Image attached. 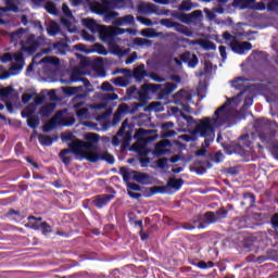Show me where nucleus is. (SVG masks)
<instances>
[{
    "label": "nucleus",
    "instance_id": "1",
    "mask_svg": "<svg viewBox=\"0 0 278 278\" xmlns=\"http://www.w3.org/2000/svg\"><path fill=\"white\" fill-rule=\"evenodd\" d=\"M229 105H231V100L228 99L224 105L214 112L213 117H204V121L197 127L195 134H200V138H204L202 148L197 152V155L200 157L207 153V148L214 142L216 129L223 127V125L229 123L233 116L238 115V111L229 113V110H227Z\"/></svg>",
    "mask_w": 278,
    "mask_h": 278
},
{
    "label": "nucleus",
    "instance_id": "2",
    "mask_svg": "<svg viewBox=\"0 0 278 278\" xmlns=\"http://www.w3.org/2000/svg\"><path fill=\"white\" fill-rule=\"evenodd\" d=\"M135 126L129 124V119H125L117 134L112 139L113 147L121 144L122 151L129 149L131 144V136L134 135Z\"/></svg>",
    "mask_w": 278,
    "mask_h": 278
},
{
    "label": "nucleus",
    "instance_id": "3",
    "mask_svg": "<svg viewBox=\"0 0 278 278\" xmlns=\"http://www.w3.org/2000/svg\"><path fill=\"white\" fill-rule=\"evenodd\" d=\"M128 0H101L98 4V14H105V21H112L118 16L117 12L111 10H125Z\"/></svg>",
    "mask_w": 278,
    "mask_h": 278
},
{
    "label": "nucleus",
    "instance_id": "4",
    "mask_svg": "<svg viewBox=\"0 0 278 278\" xmlns=\"http://www.w3.org/2000/svg\"><path fill=\"white\" fill-rule=\"evenodd\" d=\"M181 118L186 121L188 129H193L190 135H181L179 138L184 142H195L197 136H201V132H197V127L201 125V122L205 121V117L202 119H194V117L190 115H186L180 113Z\"/></svg>",
    "mask_w": 278,
    "mask_h": 278
},
{
    "label": "nucleus",
    "instance_id": "5",
    "mask_svg": "<svg viewBox=\"0 0 278 278\" xmlns=\"http://www.w3.org/2000/svg\"><path fill=\"white\" fill-rule=\"evenodd\" d=\"M174 18L180 21V23H185L186 25H191V23H197L203 20V11L195 10L191 13H174Z\"/></svg>",
    "mask_w": 278,
    "mask_h": 278
},
{
    "label": "nucleus",
    "instance_id": "6",
    "mask_svg": "<svg viewBox=\"0 0 278 278\" xmlns=\"http://www.w3.org/2000/svg\"><path fill=\"white\" fill-rule=\"evenodd\" d=\"M174 18L180 21V23H185L186 25H191V23H197L203 20V11L195 10L191 13H174Z\"/></svg>",
    "mask_w": 278,
    "mask_h": 278
},
{
    "label": "nucleus",
    "instance_id": "7",
    "mask_svg": "<svg viewBox=\"0 0 278 278\" xmlns=\"http://www.w3.org/2000/svg\"><path fill=\"white\" fill-rule=\"evenodd\" d=\"M84 160H87V162H91V164H97V162H106L108 164H114L116 160L114 159V155L110 154L109 152H87L85 154Z\"/></svg>",
    "mask_w": 278,
    "mask_h": 278
},
{
    "label": "nucleus",
    "instance_id": "8",
    "mask_svg": "<svg viewBox=\"0 0 278 278\" xmlns=\"http://www.w3.org/2000/svg\"><path fill=\"white\" fill-rule=\"evenodd\" d=\"M40 45H42L40 38H37L35 35H30L25 41H21L22 51L24 53H29V55H34L36 49H38Z\"/></svg>",
    "mask_w": 278,
    "mask_h": 278
},
{
    "label": "nucleus",
    "instance_id": "9",
    "mask_svg": "<svg viewBox=\"0 0 278 278\" xmlns=\"http://www.w3.org/2000/svg\"><path fill=\"white\" fill-rule=\"evenodd\" d=\"M205 227H210L207 213L204 215H197L192 218L191 223L184 225V229H187L188 231H192V229H205Z\"/></svg>",
    "mask_w": 278,
    "mask_h": 278
},
{
    "label": "nucleus",
    "instance_id": "10",
    "mask_svg": "<svg viewBox=\"0 0 278 278\" xmlns=\"http://www.w3.org/2000/svg\"><path fill=\"white\" fill-rule=\"evenodd\" d=\"M63 114L64 112L58 111L55 116H53L47 124L43 125L42 131L45 134H49V131H53V129H55V127L59 125H63V127H71L73 123L60 122L62 121Z\"/></svg>",
    "mask_w": 278,
    "mask_h": 278
},
{
    "label": "nucleus",
    "instance_id": "11",
    "mask_svg": "<svg viewBox=\"0 0 278 278\" xmlns=\"http://www.w3.org/2000/svg\"><path fill=\"white\" fill-rule=\"evenodd\" d=\"M134 99L140 102L147 101V96L144 94L142 87L141 89H138L136 86L129 87L126 90L125 97H123L121 101H131Z\"/></svg>",
    "mask_w": 278,
    "mask_h": 278
},
{
    "label": "nucleus",
    "instance_id": "12",
    "mask_svg": "<svg viewBox=\"0 0 278 278\" xmlns=\"http://www.w3.org/2000/svg\"><path fill=\"white\" fill-rule=\"evenodd\" d=\"M230 49L233 53H238V55H244V53L253 49V45L249 41H238L233 39L230 42Z\"/></svg>",
    "mask_w": 278,
    "mask_h": 278
},
{
    "label": "nucleus",
    "instance_id": "13",
    "mask_svg": "<svg viewBox=\"0 0 278 278\" xmlns=\"http://www.w3.org/2000/svg\"><path fill=\"white\" fill-rule=\"evenodd\" d=\"M228 214H229V211L225 210V207H222L215 212H212V211L206 212V218H208L210 225H214L215 223H220V220H225Z\"/></svg>",
    "mask_w": 278,
    "mask_h": 278
},
{
    "label": "nucleus",
    "instance_id": "14",
    "mask_svg": "<svg viewBox=\"0 0 278 278\" xmlns=\"http://www.w3.org/2000/svg\"><path fill=\"white\" fill-rule=\"evenodd\" d=\"M76 144V150L78 151V160L79 162H83L84 157H86L87 151H90L94 147L92 142H85L81 140L74 141Z\"/></svg>",
    "mask_w": 278,
    "mask_h": 278
},
{
    "label": "nucleus",
    "instance_id": "15",
    "mask_svg": "<svg viewBox=\"0 0 278 278\" xmlns=\"http://www.w3.org/2000/svg\"><path fill=\"white\" fill-rule=\"evenodd\" d=\"M181 62L188 64L189 68H197L199 65V56L197 54L186 51L185 53L180 54Z\"/></svg>",
    "mask_w": 278,
    "mask_h": 278
},
{
    "label": "nucleus",
    "instance_id": "16",
    "mask_svg": "<svg viewBox=\"0 0 278 278\" xmlns=\"http://www.w3.org/2000/svg\"><path fill=\"white\" fill-rule=\"evenodd\" d=\"M13 59L15 60V63L12 64L9 71L11 75H16V73H21V70L25 66V58L23 56V53L20 52L14 54Z\"/></svg>",
    "mask_w": 278,
    "mask_h": 278
},
{
    "label": "nucleus",
    "instance_id": "17",
    "mask_svg": "<svg viewBox=\"0 0 278 278\" xmlns=\"http://www.w3.org/2000/svg\"><path fill=\"white\" fill-rule=\"evenodd\" d=\"M84 75H86V73L81 72L79 68H75L71 74L70 81H83L85 88H90L92 84H90V80H88V78H83Z\"/></svg>",
    "mask_w": 278,
    "mask_h": 278
},
{
    "label": "nucleus",
    "instance_id": "18",
    "mask_svg": "<svg viewBox=\"0 0 278 278\" xmlns=\"http://www.w3.org/2000/svg\"><path fill=\"white\" fill-rule=\"evenodd\" d=\"M100 37L103 42H116V34L114 33V28L103 27L100 31Z\"/></svg>",
    "mask_w": 278,
    "mask_h": 278
},
{
    "label": "nucleus",
    "instance_id": "19",
    "mask_svg": "<svg viewBox=\"0 0 278 278\" xmlns=\"http://www.w3.org/2000/svg\"><path fill=\"white\" fill-rule=\"evenodd\" d=\"M141 88L143 90V94H146V101L147 99H151V94H155V92L162 94V85L146 84L141 86Z\"/></svg>",
    "mask_w": 278,
    "mask_h": 278
},
{
    "label": "nucleus",
    "instance_id": "20",
    "mask_svg": "<svg viewBox=\"0 0 278 278\" xmlns=\"http://www.w3.org/2000/svg\"><path fill=\"white\" fill-rule=\"evenodd\" d=\"M112 199H114L113 194H100L94 197L92 203L96 207H98V210H101V207H105V205H108Z\"/></svg>",
    "mask_w": 278,
    "mask_h": 278
},
{
    "label": "nucleus",
    "instance_id": "21",
    "mask_svg": "<svg viewBox=\"0 0 278 278\" xmlns=\"http://www.w3.org/2000/svg\"><path fill=\"white\" fill-rule=\"evenodd\" d=\"M86 97H88V91L76 94L72 99V102H71L72 108L74 110H80V108H84L86 105Z\"/></svg>",
    "mask_w": 278,
    "mask_h": 278
},
{
    "label": "nucleus",
    "instance_id": "22",
    "mask_svg": "<svg viewBox=\"0 0 278 278\" xmlns=\"http://www.w3.org/2000/svg\"><path fill=\"white\" fill-rule=\"evenodd\" d=\"M140 110V104L138 103H132V104H127V103H122L118 105L117 111L126 116V114H136V111Z\"/></svg>",
    "mask_w": 278,
    "mask_h": 278
},
{
    "label": "nucleus",
    "instance_id": "23",
    "mask_svg": "<svg viewBox=\"0 0 278 278\" xmlns=\"http://www.w3.org/2000/svg\"><path fill=\"white\" fill-rule=\"evenodd\" d=\"M132 181H137V184H141V186H151V175L147 173L136 172L132 176Z\"/></svg>",
    "mask_w": 278,
    "mask_h": 278
},
{
    "label": "nucleus",
    "instance_id": "24",
    "mask_svg": "<svg viewBox=\"0 0 278 278\" xmlns=\"http://www.w3.org/2000/svg\"><path fill=\"white\" fill-rule=\"evenodd\" d=\"M166 147H172L170 141L168 139L157 142L155 146L154 155H156V157L166 155Z\"/></svg>",
    "mask_w": 278,
    "mask_h": 278
},
{
    "label": "nucleus",
    "instance_id": "25",
    "mask_svg": "<svg viewBox=\"0 0 278 278\" xmlns=\"http://www.w3.org/2000/svg\"><path fill=\"white\" fill-rule=\"evenodd\" d=\"M62 90L64 92V94H66L67 97H73L75 94H79V92H81V94H84L86 91H84V86H78V87H62ZM88 94L90 92H92V90H87Z\"/></svg>",
    "mask_w": 278,
    "mask_h": 278
},
{
    "label": "nucleus",
    "instance_id": "26",
    "mask_svg": "<svg viewBox=\"0 0 278 278\" xmlns=\"http://www.w3.org/2000/svg\"><path fill=\"white\" fill-rule=\"evenodd\" d=\"M68 153H73L76 157V160H79V152L77 150V146L75 144V141L68 144V149H63L59 153V157H66Z\"/></svg>",
    "mask_w": 278,
    "mask_h": 278
},
{
    "label": "nucleus",
    "instance_id": "27",
    "mask_svg": "<svg viewBox=\"0 0 278 278\" xmlns=\"http://www.w3.org/2000/svg\"><path fill=\"white\" fill-rule=\"evenodd\" d=\"M119 175H122L123 181L126 184V186H128V184H130L129 181L134 179V175H136V170L129 169L127 167H121Z\"/></svg>",
    "mask_w": 278,
    "mask_h": 278
},
{
    "label": "nucleus",
    "instance_id": "28",
    "mask_svg": "<svg viewBox=\"0 0 278 278\" xmlns=\"http://www.w3.org/2000/svg\"><path fill=\"white\" fill-rule=\"evenodd\" d=\"M134 23H136V20L134 18V15L128 14V15H124L119 18H117L114 22V25H116L117 27L124 26V25H134Z\"/></svg>",
    "mask_w": 278,
    "mask_h": 278
},
{
    "label": "nucleus",
    "instance_id": "29",
    "mask_svg": "<svg viewBox=\"0 0 278 278\" xmlns=\"http://www.w3.org/2000/svg\"><path fill=\"white\" fill-rule=\"evenodd\" d=\"M147 71H144V64H140L138 67H136L132 72V77L136 79V81H142L147 77Z\"/></svg>",
    "mask_w": 278,
    "mask_h": 278
},
{
    "label": "nucleus",
    "instance_id": "30",
    "mask_svg": "<svg viewBox=\"0 0 278 278\" xmlns=\"http://www.w3.org/2000/svg\"><path fill=\"white\" fill-rule=\"evenodd\" d=\"M238 142L240 147H245V149H252L253 148V137H251L249 134H245L238 138Z\"/></svg>",
    "mask_w": 278,
    "mask_h": 278
},
{
    "label": "nucleus",
    "instance_id": "31",
    "mask_svg": "<svg viewBox=\"0 0 278 278\" xmlns=\"http://www.w3.org/2000/svg\"><path fill=\"white\" fill-rule=\"evenodd\" d=\"M175 90H177V84L166 83L165 85H162L161 94H163V97H168V94H173Z\"/></svg>",
    "mask_w": 278,
    "mask_h": 278
},
{
    "label": "nucleus",
    "instance_id": "32",
    "mask_svg": "<svg viewBox=\"0 0 278 278\" xmlns=\"http://www.w3.org/2000/svg\"><path fill=\"white\" fill-rule=\"evenodd\" d=\"M54 110H55V104L54 103H49L47 105H43L39 110V114H40V116H42V118H49V116L51 114H53Z\"/></svg>",
    "mask_w": 278,
    "mask_h": 278
},
{
    "label": "nucleus",
    "instance_id": "33",
    "mask_svg": "<svg viewBox=\"0 0 278 278\" xmlns=\"http://www.w3.org/2000/svg\"><path fill=\"white\" fill-rule=\"evenodd\" d=\"M84 25L87 27V29H90L92 34H97V31H99V24H97V22L92 18H85Z\"/></svg>",
    "mask_w": 278,
    "mask_h": 278
},
{
    "label": "nucleus",
    "instance_id": "34",
    "mask_svg": "<svg viewBox=\"0 0 278 278\" xmlns=\"http://www.w3.org/2000/svg\"><path fill=\"white\" fill-rule=\"evenodd\" d=\"M31 229H42V235L43 236H49L53 231L50 225H48L47 222H42L39 227L36 224L31 225Z\"/></svg>",
    "mask_w": 278,
    "mask_h": 278
},
{
    "label": "nucleus",
    "instance_id": "35",
    "mask_svg": "<svg viewBox=\"0 0 278 278\" xmlns=\"http://www.w3.org/2000/svg\"><path fill=\"white\" fill-rule=\"evenodd\" d=\"M111 81L114 84V86H119V88H127V86L130 84L129 79L123 76L112 78Z\"/></svg>",
    "mask_w": 278,
    "mask_h": 278
},
{
    "label": "nucleus",
    "instance_id": "36",
    "mask_svg": "<svg viewBox=\"0 0 278 278\" xmlns=\"http://www.w3.org/2000/svg\"><path fill=\"white\" fill-rule=\"evenodd\" d=\"M181 186H184V179L170 178L166 187L173 190H181Z\"/></svg>",
    "mask_w": 278,
    "mask_h": 278
},
{
    "label": "nucleus",
    "instance_id": "37",
    "mask_svg": "<svg viewBox=\"0 0 278 278\" xmlns=\"http://www.w3.org/2000/svg\"><path fill=\"white\" fill-rule=\"evenodd\" d=\"M7 8L0 7V16L5 12H18V7L10 0H7Z\"/></svg>",
    "mask_w": 278,
    "mask_h": 278
},
{
    "label": "nucleus",
    "instance_id": "38",
    "mask_svg": "<svg viewBox=\"0 0 278 278\" xmlns=\"http://www.w3.org/2000/svg\"><path fill=\"white\" fill-rule=\"evenodd\" d=\"M12 92H14V87H4L0 89V99L4 101V99H10L12 97Z\"/></svg>",
    "mask_w": 278,
    "mask_h": 278
},
{
    "label": "nucleus",
    "instance_id": "39",
    "mask_svg": "<svg viewBox=\"0 0 278 278\" xmlns=\"http://www.w3.org/2000/svg\"><path fill=\"white\" fill-rule=\"evenodd\" d=\"M243 81H249V79L244 77H237L236 79L231 80L232 88H236V90H242L244 88Z\"/></svg>",
    "mask_w": 278,
    "mask_h": 278
},
{
    "label": "nucleus",
    "instance_id": "40",
    "mask_svg": "<svg viewBox=\"0 0 278 278\" xmlns=\"http://www.w3.org/2000/svg\"><path fill=\"white\" fill-rule=\"evenodd\" d=\"M132 43L136 45L137 47H151V45H153V41L137 37L132 40Z\"/></svg>",
    "mask_w": 278,
    "mask_h": 278
},
{
    "label": "nucleus",
    "instance_id": "41",
    "mask_svg": "<svg viewBox=\"0 0 278 278\" xmlns=\"http://www.w3.org/2000/svg\"><path fill=\"white\" fill-rule=\"evenodd\" d=\"M68 45L66 42H55L53 45V49L60 53L61 55H66V49H67Z\"/></svg>",
    "mask_w": 278,
    "mask_h": 278
},
{
    "label": "nucleus",
    "instance_id": "42",
    "mask_svg": "<svg viewBox=\"0 0 278 278\" xmlns=\"http://www.w3.org/2000/svg\"><path fill=\"white\" fill-rule=\"evenodd\" d=\"M34 112H36V105L30 104L22 111V117L31 118V116H34Z\"/></svg>",
    "mask_w": 278,
    "mask_h": 278
},
{
    "label": "nucleus",
    "instance_id": "43",
    "mask_svg": "<svg viewBox=\"0 0 278 278\" xmlns=\"http://www.w3.org/2000/svg\"><path fill=\"white\" fill-rule=\"evenodd\" d=\"M243 201L248 204L249 207L255 206V194L251 192L243 193Z\"/></svg>",
    "mask_w": 278,
    "mask_h": 278
},
{
    "label": "nucleus",
    "instance_id": "44",
    "mask_svg": "<svg viewBox=\"0 0 278 278\" xmlns=\"http://www.w3.org/2000/svg\"><path fill=\"white\" fill-rule=\"evenodd\" d=\"M38 140L42 147H51L53 144V138L47 135H39Z\"/></svg>",
    "mask_w": 278,
    "mask_h": 278
},
{
    "label": "nucleus",
    "instance_id": "45",
    "mask_svg": "<svg viewBox=\"0 0 278 278\" xmlns=\"http://www.w3.org/2000/svg\"><path fill=\"white\" fill-rule=\"evenodd\" d=\"M155 5L153 4H141L139 5V12H141V14H153V12H155Z\"/></svg>",
    "mask_w": 278,
    "mask_h": 278
},
{
    "label": "nucleus",
    "instance_id": "46",
    "mask_svg": "<svg viewBox=\"0 0 278 278\" xmlns=\"http://www.w3.org/2000/svg\"><path fill=\"white\" fill-rule=\"evenodd\" d=\"M224 160L225 155L222 151H217L211 154V162H214L215 164H220L222 162H224Z\"/></svg>",
    "mask_w": 278,
    "mask_h": 278
},
{
    "label": "nucleus",
    "instance_id": "47",
    "mask_svg": "<svg viewBox=\"0 0 278 278\" xmlns=\"http://www.w3.org/2000/svg\"><path fill=\"white\" fill-rule=\"evenodd\" d=\"M47 31L49 36H58V34H60V25L53 22L49 25V27L47 28Z\"/></svg>",
    "mask_w": 278,
    "mask_h": 278
},
{
    "label": "nucleus",
    "instance_id": "48",
    "mask_svg": "<svg viewBox=\"0 0 278 278\" xmlns=\"http://www.w3.org/2000/svg\"><path fill=\"white\" fill-rule=\"evenodd\" d=\"M201 47H202V49H204V51H216V43H214L211 40L202 41Z\"/></svg>",
    "mask_w": 278,
    "mask_h": 278
},
{
    "label": "nucleus",
    "instance_id": "49",
    "mask_svg": "<svg viewBox=\"0 0 278 278\" xmlns=\"http://www.w3.org/2000/svg\"><path fill=\"white\" fill-rule=\"evenodd\" d=\"M157 192H164V187L147 188L144 197H153V194H157Z\"/></svg>",
    "mask_w": 278,
    "mask_h": 278
},
{
    "label": "nucleus",
    "instance_id": "50",
    "mask_svg": "<svg viewBox=\"0 0 278 278\" xmlns=\"http://www.w3.org/2000/svg\"><path fill=\"white\" fill-rule=\"evenodd\" d=\"M27 125L30 129H36L40 125V119L38 117H28Z\"/></svg>",
    "mask_w": 278,
    "mask_h": 278
},
{
    "label": "nucleus",
    "instance_id": "51",
    "mask_svg": "<svg viewBox=\"0 0 278 278\" xmlns=\"http://www.w3.org/2000/svg\"><path fill=\"white\" fill-rule=\"evenodd\" d=\"M123 116H125L123 113H121L118 110L114 113L112 125L115 127V125H118L123 121Z\"/></svg>",
    "mask_w": 278,
    "mask_h": 278
},
{
    "label": "nucleus",
    "instance_id": "52",
    "mask_svg": "<svg viewBox=\"0 0 278 278\" xmlns=\"http://www.w3.org/2000/svg\"><path fill=\"white\" fill-rule=\"evenodd\" d=\"M101 90H103V92H115L116 88H114V86H112V84L109 81H104L101 85Z\"/></svg>",
    "mask_w": 278,
    "mask_h": 278
},
{
    "label": "nucleus",
    "instance_id": "53",
    "mask_svg": "<svg viewBox=\"0 0 278 278\" xmlns=\"http://www.w3.org/2000/svg\"><path fill=\"white\" fill-rule=\"evenodd\" d=\"M126 187H127V192H129V191L131 192V190L134 192H142V187H140V185H138V184L130 182V184L126 185Z\"/></svg>",
    "mask_w": 278,
    "mask_h": 278
},
{
    "label": "nucleus",
    "instance_id": "54",
    "mask_svg": "<svg viewBox=\"0 0 278 278\" xmlns=\"http://www.w3.org/2000/svg\"><path fill=\"white\" fill-rule=\"evenodd\" d=\"M160 23L163 25V27H167L168 29H173V27L176 25V23L170 18H163L160 21Z\"/></svg>",
    "mask_w": 278,
    "mask_h": 278
},
{
    "label": "nucleus",
    "instance_id": "55",
    "mask_svg": "<svg viewBox=\"0 0 278 278\" xmlns=\"http://www.w3.org/2000/svg\"><path fill=\"white\" fill-rule=\"evenodd\" d=\"M212 71V61L205 60L204 61V71L200 72V77H203L206 73Z\"/></svg>",
    "mask_w": 278,
    "mask_h": 278
},
{
    "label": "nucleus",
    "instance_id": "56",
    "mask_svg": "<svg viewBox=\"0 0 278 278\" xmlns=\"http://www.w3.org/2000/svg\"><path fill=\"white\" fill-rule=\"evenodd\" d=\"M25 34V28H20L15 33H12L11 38L13 40H21Z\"/></svg>",
    "mask_w": 278,
    "mask_h": 278
},
{
    "label": "nucleus",
    "instance_id": "57",
    "mask_svg": "<svg viewBox=\"0 0 278 278\" xmlns=\"http://www.w3.org/2000/svg\"><path fill=\"white\" fill-rule=\"evenodd\" d=\"M180 10L182 12H190V10H192V2L188 0L182 1L180 4Z\"/></svg>",
    "mask_w": 278,
    "mask_h": 278
},
{
    "label": "nucleus",
    "instance_id": "58",
    "mask_svg": "<svg viewBox=\"0 0 278 278\" xmlns=\"http://www.w3.org/2000/svg\"><path fill=\"white\" fill-rule=\"evenodd\" d=\"M137 21H139V23H142V25H146V27H153V21H151V18L138 16Z\"/></svg>",
    "mask_w": 278,
    "mask_h": 278
},
{
    "label": "nucleus",
    "instance_id": "59",
    "mask_svg": "<svg viewBox=\"0 0 278 278\" xmlns=\"http://www.w3.org/2000/svg\"><path fill=\"white\" fill-rule=\"evenodd\" d=\"M46 10L49 12V14H58V8L53 2H48L46 4Z\"/></svg>",
    "mask_w": 278,
    "mask_h": 278
},
{
    "label": "nucleus",
    "instance_id": "60",
    "mask_svg": "<svg viewBox=\"0 0 278 278\" xmlns=\"http://www.w3.org/2000/svg\"><path fill=\"white\" fill-rule=\"evenodd\" d=\"M233 225H236L238 229H244V227H247V222L244 220V217H241L235 219Z\"/></svg>",
    "mask_w": 278,
    "mask_h": 278
},
{
    "label": "nucleus",
    "instance_id": "61",
    "mask_svg": "<svg viewBox=\"0 0 278 278\" xmlns=\"http://www.w3.org/2000/svg\"><path fill=\"white\" fill-rule=\"evenodd\" d=\"M76 115L78 118H86L88 116V109H86V108L77 109Z\"/></svg>",
    "mask_w": 278,
    "mask_h": 278
},
{
    "label": "nucleus",
    "instance_id": "62",
    "mask_svg": "<svg viewBox=\"0 0 278 278\" xmlns=\"http://www.w3.org/2000/svg\"><path fill=\"white\" fill-rule=\"evenodd\" d=\"M168 162H170L168 157H163L159 160L157 162L159 168H168Z\"/></svg>",
    "mask_w": 278,
    "mask_h": 278
},
{
    "label": "nucleus",
    "instance_id": "63",
    "mask_svg": "<svg viewBox=\"0 0 278 278\" xmlns=\"http://www.w3.org/2000/svg\"><path fill=\"white\" fill-rule=\"evenodd\" d=\"M267 10L271 11V12H276V10H278V0H271L268 4H267Z\"/></svg>",
    "mask_w": 278,
    "mask_h": 278
},
{
    "label": "nucleus",
    "instance_id": "64",
    "mask_svg": "<svg viewBox=\"0 0 278 278\" xmlns=\"http://www.w3.org/2000/svg\"><path fill=\"white\" fill-rule=\"evenodd\" d=\"M270 224L273 229H275L276 231H278V213H276L271 219H270Z\"/></svg>",
    "mask_w": 278,
    "mask_h": 278
}]
</instances>
